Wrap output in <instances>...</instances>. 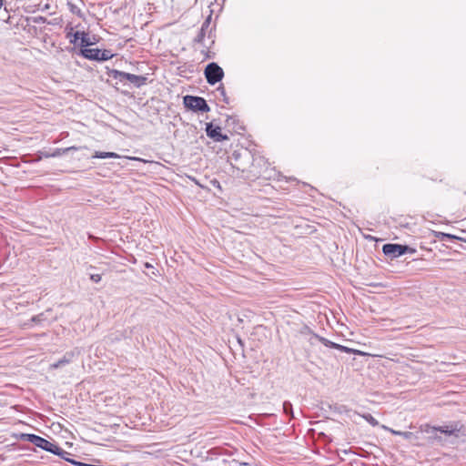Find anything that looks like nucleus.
<instances>
[{
	"mask_svg": "<svg viewBox=\"0 0 466 466\" xmlns=\"http://www.w3.org/2000/svg\"><path fill=\"white\" fill-rule=\"evenodd\" d=\"M55 455L59 456L60 458L64 459L65 461H74L73 459L69 458L70 453L65 450H63L61 447L57 445V451L54 452Z\"/></svg>",
	"mask_w": 466,
	"mask_h": 466,
	"instance_id": "obj_14",
	"label": "nucleus"
},
{
	"mask_svg": "<svg viewBox=\"0 0 466 466\" xmlns=\"http://www.w3.org/2000/svg\"><path fill=\"white\" fill-rule=\"evenodd\" d=\"M84 33V31H76L75 33L68 32L66 37L69 38L71 44H76L78 39L81 40L82 34Z\"/></svg>",
	"mask_w": 466,
	"mask_h": 466,
	"instance_id": "obj_13",
	"label": "nucleus"
},
{
	"mask_svg": "<svg viewBox=\"0 0 466 466\" xmlns=\"http://www.w3.org/2000/svg\"><path fill=\"white\" fill-rule=\"evenodd\" d=\"M73 356H74L73 353H66L62 359H60L56 362L53 363L51 365V367L53 369H58L66 364H68L71 362Z\"/></svg>",
	"mask_w": 466,
	"mask_h": 466,
	"instance_id": "obj_10",
	"label": "nucleus"
},
{
	"mask_svg": "<svg viewBox=\"0 0 466 466\" xmlns=\"http://www.w3.org/2000/svg\"><path fill=\"white\" fill-rule=\"evenodd\" d=\"M69 462L75 466H94L92 464H88V463H85V462H82V461H69Z\"/></svg>",
	"mask_w": 466,
	"mask_h": 466,
	"instance_id": "obj_25",
	"label": "nucleus"
},
{
	"mask_svg": "<svg viewBox=\"0 0 466 466\" xmlns=\"http://www.w3.org/2000/svg\"><path fill=\"white\" fill-rule=\"evenodd\" d=\"M217 92L219 94L224 103L229 104V98L227 96L225 87L222 85L217 88Z\"/></svg>",
	"mask_w": 466,
	"mask_h": 466,
	"instance_id": "obj_17",
	"label": "nucleus"
},
{
	"mask_svg": "<svg viewBox=\"0 0 466 466\" xmlns=\"http://www.w3.org/2000/svg\"><path fill=\"white\" fill-rule=\"evenodd\" d=\"M72 150L76 151V150H78V147L72 146V147H68L66 148H57L52 154L48 155L47 157H60V156L69 152V151H72Z\"/></svg>",
	"mask_w": 466,
	"mask_h": 466,
	"instance_id": "obj_12",
	"label": "nucleus"
},
{
	"mask_svg": "<svg viewBox=\"0 0 466 466\" xmlns=\"http://www.w3.org/2000/svg\"><path fill=\"white\" fill-rule=\"evenodd\" d=\"M108 76L118 80L119 82L129 81L136 87H141L147 84V77L145 76H137L130 73H126L116 69H112L107 73Z\"/></svg>",
	"mask_w": 466,
	"mask_h": 466,
	"instance_id": "obj_1",
	"label": "nucleus"
},
{
	"mask_svg": "<svg viewBox=\"0 0 466 466\" xmlns=\"http://www.w3.org/2000/svg\"><path fill=\"white\" fill-rule=\"evenodd\" d=\"M93 157L95 158H119L120 156L115 152H101V151H96L93 155Z\"/></svg>",
	"mask_w": 466,
	"mask_h": 466,
	"instance_id": "obj_11",
	"label": "nucleus"
},
{
	"mask_svg": "<svg viewBox=\"0 0 466 466\" xmlns=\"http://www.w3.org/2000/svg\"><path fill=\"white\" fill-rule=\"evenodd\" d=\"M382 251L386 256L390 257V258H399L407 253L408 251L414 252V250L407 245L392 243L383 245Z\"/></svg>",
	"mask_w": 466,
	"mask_h": 466,
	"instance_id": "obj_5",
	"label": "nucleus"
},
{
	"mask_svg": "<svg viewBox=\"0 0 466 466\" xmlns=\"http://www.w3.org/2000/svg\"><path fill=\"white\" fill-rule=\"evenodd\" d=\"M101 275L100 274H91L90 275V279L96 283H98L99 281H101Z\"/></svg>",
	"mask_w": 466,
	"mask_h": 466,
	"instance_id": "obj_24",
	"label": "nucleus"
},
{
	"mask_svg": "<svg viewBox=\"0 0 466 466\" xmlns=\"http://www.w3.org/2000/svg\"><path fill=\"white\" fill-rule=\"evenodd\" d=\"M80 54L85 58L94 61H107L114 56L110 50L99 48H82Z\"/></svg>",
	"mask_w": 466,
	"mask_h": 466,
	"instance_id": "obj_3",
	"label": "nucleus"
},
{
	"mask_svg": "<svg viewBox=\"0 0 466 466\" xmlns=\"http://www.w3.org/2000/svg\"><path fill=\"white\" fill-rule=\"evenodd\" d=\"M283 410L287 415L293 417L292 404L289 401L283 402Z\"/></svg>",
	"mask_w": 466,
	"mask_h": 466,
	"instance_id": "obj_20",
	"label": "nucleus"
},
{
	"mask_svg": "<svg viewBox=\"0 0 466 466\" xmlns=\"http://www.w3.org/2000/svg\"><path fill=\"white\" fill-rule=\"evenodd\" d=\"M461 429H462V425L458 421L452 422L449 425H443V426H439V427L433 428L434 431H440L448 436H451V435L458 436L459 432H461Z\"/></svg>",
	"mask_w": 466,
	"mask_h": 466,
	"instance_id": "obj_8",
	"label": "nucleus"
},
{
	"mask_svg": "<svg viewBox=\"0 0 466 466\" xmlns=\"http://www.w3.org/2000/svg\"><path fill=\"white\" fill-rule=\"evenodd\" d=\"M316 341L321 342L324 346H326L328 348H331V349H336L337 350V347H338V343L330 341L328 339L323 338V337H321V336H319L318 334L311 333V336L309 339V342L311 345H314Z\"/></svg>",
	"mask_w": 466,
	"mask_h": 466,
	"instance_id": "obj_9",
	"label": "nucleus"
},
{
	"mask_svg": "<svg viewBox=\"0 0 466 466\" xmlns=\"http://www.w3.org/2000/svg\"><path fill=\"white\" fill-rule=\"evenodd\" d=\"M45 319H45V314L44 313H40L38 315H35V316L32 317L30 321L32 322V325L33 324L42 325L43 321Z\"/></svg>",
	"mask_w": 466,
	"mask_h": 466,
	"instance_id": "obj_18",
	"label": "nucleus"
},
{
	"mask_svg": "<svg viewBox=\"0 0 466 466\" xmlns=\"http://www.w3.org/2000/svg\"><path fill=\"white\" fill-rule=\"evenodd\" d=\"M363 418L370 424V425H373V426H376L378 425V421L370 413L368 414H365L363 415Z\"/></svg>",
	"mask_w": 466,
	"mask_h": 466,
	"instance_id": "obj_22",
	"label": "nucleus"
},
{
	"mask_svg": "<svg viewBox=\"0 0 466 466\" xmlns=\"http://www.w3.org/2000/svg\"><path fill=\"white\" fill-rule=\"evenodd\" d=\"M210 16H208L202 24L200 30L208 33V37L211 39Z\"/></svg>",
	"mask_w": 466,
	"mask_h": 466,
	"instance_id": "obj_16",
	"label": "nucleus"
},
{
	"mask_svg": "<svg viewBox=\"0 0 466 466\" xmlns=\"http://www.w3.org/2000/svg\"><path fill=\"white\" fill-rule=\"evenodd\" d=\"M207 34L208 33L199 30V32H198V35L195 37L194 41L196 43H199V44H202L203 46H205L204 40H205Z\"/></svg>",
	"mask_w": 466,
	"mask_h": 466,
	"instance_id": "obj_21",
	"label": "nucleus"
},
{
	"mask_svg": "<svg viewBox=\"0 0 466 466\" xmlns=\"http://www.w3.org/2000/svg\"><path fill=\"white\" fill-rule=\"evenodd\" d=\"M80 45L84 48H87L88 46L92 45V42L90 41L88 34H86V33L82 34Z\"/></svg>",
	"mask_w": 466,
	"mask_h": 466,
	"instance_id": "obj_19",
	"label": "nucleus"
},
{
	"mask_svg": "<svg viewBox=\"0 0 466 466\" xmlns=\"http://www.w3.org/2000/svg\"><path fill=\"white\" fill-rule=\"evenodd\" d=\"M27 440L36 447L41 448L42 450L51 452L53 454L55 451H57L56 443L49 441L48 440L44 439L40 436L35 434H28Z\"/></svg>",
	"mask_w": 466,
	"mask_h": 466,
	"instance_id": "obj_6",
	"label": "nucleus"
},
{
	"mask_svg": "<svg viewBox=\"0 0 466 466\" xmlns=\"http://www.w3.org/2000/svg\"><path fill=\"white\" fill-rule=\"evenodd\" d=\"M184 106L194 112H208L210 110L207 101L200 96H185L183 98Z\"/></svg>",
	"mask_w": 466,
	"mask_h": 466,
	"instance_id": "obj_2",
	"label": "nucleus"
},
{
	"mask_svg": "<svg viewBox=\"0 0 466 466\" xmlns=\"http://www.w3.org/2000/svg\"><path fill=\"white\" fill-rule=\"evenodd\" d=\"M204 75L209 85H215L224 77V71L217 63L211 62L207 65Z\"/></svg>",
	"mask_w": 466,
	"mask_h": 466,
	"instance_id": "obj_4",
	"label": "nucleus"
},
{
	"mask_svg": "<svg viewBox=\"0 0 466 466\" xmlns=\"http://www.w3.org/2000/svg\"><path fill=\"white\" fill-rule=\"evenodd\" d=\"M145 267H146V268H152L151 264H149V263H147V262L145 264Z\"/></svg>",
	"mask_w": 466,
	"mask_h": 466,
	"instance_id": "obj_26",
	"label": "nucleus"
},
{
	"mask_svg": "<svg viewBox=\"0 0 466 466\" xmlns=\"http://www.w3.org/2000/svg\"><path fill=\"white\" fill-rule=\"evenodd\" d=\"M3 6V0H0V9L2 8Z\"/></svg>",
	"mask_w": 466,
	"mask_h": 466,
	"instance_id": "obj_27",
	"label": "nucleus"
},
{
	"mask_svg": "<svg viewBox=\"0 0 466 466\" xmlns=\"http://www.w3.org/2000/svg\"><path fill=\"white\" fill-rule=\"evenodd\" d=\"M207 136L212 138L216 142H221L228 140V137L221 133V128L218 126H214L212 123L206 124Z\"/></svg>",
	"mask_w": 466,
	"mask_h": 466,
	"instance_id": "obj_7",
	"label": "nucleus"
},
{
	"mask_svg": "<svg viewBox=\"0 0 466 466\" xmlns=\"http://www.w3.org/2000/svg\"><path fill=\"white\" fill-rule=\"evenodd\" d=\"M337 350L342 351V352H356V353H359V354H362L360 351L359 350H353L352 349H350L346 346H343V345H340V344H338V347H337Z\"/></svg>",
	"mask_w": 466,
	"mask_h": 466,
	"instance_id": "obj_23",
	"label": "nucleus"
},
{
	"mask_svg": "<svg viewBox=\"0 0 466 466\" xmlns=\"http://www.w3.org/2000/svg\"><path fill=\"white\" fill-rule=\"evenodd\" d=\"M436 236L439 238V240H441V241L459 239V238L454 235H451L449 233H443V232H438Z\"/></svg>",
	"mask_w": 466,
	"mask_h": 466,
	"instance_id": "obj_15",
	"label": "nucleus"
}]
</instances>
